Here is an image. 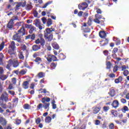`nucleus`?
I'll list each match as a JSON object with an SVG mask.
<instances>
[{"label":"nucleus","mask_w":129,"mask_h":129,"mask_svg":"<svg viewBox=\"0 0 129 129\" xmlns=\"http://www.w3.org/2000/svg\"><path fill=\"white\" fill-rule=\"evenodd\" d=\"M95 125H99L100 124V120H96L95 122Z\"/></svg>","instance_id":"69168bd1"},{"label":"nucleus","mask_w":129,"mask_h":129,"mask_svg":"<svg viewBox=\"0 0 129 129\" xmlns=\"http://www.w3.org/2000/svg\"><path fill=\"white\" fill-rule=\"evenodd\" d=\"M122 71H124L126 69H128V66H125L124 65L121 67Z\"/></svg>","instance_id":"6e6d98bb"},{"label":"nucleus","mask_w":129,"mask_h":129,"mask_svg":"<svg viewBox=\"0 0 129 129\" xmlns=\"http://www.w3.org/2000/svg\"><path fill=\"white\" fill-rule=\"evenodd\" d=\"M123 123H126L127 122V117H125L122 120Z\"/></svg>","instance_id":"338daca9"},{"label":"nucleus","mask_w":129,"mask_h":129,"mask_svg":"<svg viewBox=\"0 0 129 129\" xmlns=\"http://www.w3.org/2000/svg\"><path fill=\"white\" fill-rule=\"evenodd\" d=\"M109 128L110 129H114V124L113 123H111L109 125Z\"/></svg>","instance_id":"864d4df0"},{"label":"nucleus","mask_w":129,"mask_h":129,"mask_svg":"<svg viewBox=\"0 0 129 129\" xmlns=\"http://www.w3.org/2000/svg\"><path fill=\"white\" fill-rule=\"evenodd\" d=\"M106 69H110L111 68V66H112V64L110 61H106Z\"/></svg>","instance_id":"c85d7f7f"},{"label":"nucleus","mask_w":129,"mask_h":129,"mask_svg":"<svg viewBox=\"0 0 129 129\" xmlns=\"http://www.w3.org/2000/svg\"><path fill=\"white\" fill-rule=\"evenodd\" d=\"M13 102L14 105H17V104H18V103L19 102V98L17 97H15L13 99Z\"/></svg>","instance_id":"2f4dec72"},{"label":"nucleus","mask_w":129,"mask_h":129,"mask_svg":"<svg viewBox=\"0 0 129 129\" xmlns=\"http://www.w3.org/2000/svg\"><path fill=\"white\" fill-rule=\"evenodd\" d=\"M12 82L13 84H14V85H15V84L17 83V78H12Z\"/></svg>","instance_id":"3c124183"},{"label":"nucleus","mask_w":129,"mask_h":129,"mask_svg":"<svg viewBox=\"0 0 129 129\" xmlns=\"http://www.w3.org/2000/svg\"><path fill=\"white\" fill-rule=\"evenodd\" d=\"M0 123L3 125L5 126L8 123V121L5 119V118L3 117H0Z\"/></svg>","instance_id":"4468645a"},{"label":"nucleus","mask_w":129,"mask_h":129,"mask_svg":"<svg viewBox=\"0 0 129 129\" xmlns=\"http://www.w3.org/2000/svg\"><path fill=\"white\" fill-rule=\"evenodd\" d=\"M8 93L10 94L11 95H12V96H15V92L14 91H8Z\"/></svg>","instance_id":"4d7b16f0"},{"label":"nucleus","mask_w":129,"mask_h":129,"mask_svg":"<svg viewBox=\"0 0 129 129\" xmlns=\"http://www.w3.org/2000/svg\"><path fill=\"white\" fill-rule=\"evenodd\" d=\"M95 19H98L99 20H100L102 19V16L99 15V14H96L95 15Z\"/></svg>","instance_id":"37998d69"},{"label":"nucleus","mask_w":129,"mask_h":129,"mask_svg":"<svg viewBox=\"0 0 129 129\" xmlns=\"http://www.w3.org/2000/svg\"><path fill=\"white\" fill-rule=\"evenodd\" d=\"M95 10H96V13L99 14H102V11H101V10L100 9H98L97 8H95Z\"/></svg>","instance_id":"49530a36"},{"label":"nucleus","mask_w":129,"mask_h":129,"mask_svg":"<svg viewBox=\"0 0 129 129\" xmlns=\"http://www.w3.org/2000/svg\"><path fill=\"white\" fill-rule=\"evenodd\" d=\"M8 78V76L6 75L0 74V79L1 80L4 81L6 80Z\"/></svg>","instance_id":"c756f323"},{"label":"nucleus","mask_w":129,"mask_h":129,"mask_svg":"<svg viewBox=\"0 0 129 129\" xmlns=\"http://www.w3.org/2000/svg\"><path fill=\"white\" fill-rule=\"evenodd\" d=\"M38 77L39 78H43V77H44V73H43V72H40L38 74Z\"/></svg>","instance_id":"09e8293b"},{"label":"nucleus","mask_w":129,"mask_h":129,"mask_svg":"<svg viewBox=\"0 0 129 129\" xmlns=\"http://www.w3.org/2000/svg\"><path fill=\"white\" fill-rule=\"evenodd\" d=\"M32 27L33 26H32L31 24H25V28L27 29H31Z\"/></svg>","instance_id":"e2e57ef3"},{"label":"nucleus","mask_w":129,"mask_h":129,"mask_svg":"<svg viewBox=\"0 0 129 129\" xmlns=\"http://www.w3.org/2000/svg\"><path fill=\"white\" fill-rule=\"evenodd\" d=\"M46 59L47 60L48 62H49V63H51L52 61H53V62H56V61H58L57 57L52 54H48Z\"/></svg>","instance_id":"423d86ee"},{"label":"nucleus","mask_w":129,"mask_h":129,"mask_svg":"<svg viewBox=\"0 0 129 129\" xmlns=\"http://www.w3.org/2000/svg\"><path fill=\"white\" fill-rule=\"evenodd\" d=\"M117 51H118V48L116 47L114 48L112 50L113 54H116V53H117Z\"/></svg>","instance_id":"603ef678"},{"label":"nucleus","mask_w":129,"mask_h":129,"mask_svg":"<svg viewBox=\"0 0 129 129\" xmlns=\"http://www.w3.org/2000/svg\"><path fill=\"white\" fill-rule=\"evenodd\" d=\"M27 72H28V70H27L26 69L21 70L19 72V75H21V76L25 75V74H26Z\"/></svg>","instance_id":"4be33fe9"},{"label":"nucleus","mask_w":129,"mask_h":129,"mask_svg":"<svg viewBox=\"0 0 129 129\" xmlns=\"http://www.w3.org/2000/svg\"><path fill=\"white\" fill-rule=\"evenodd\" d=\"M123 75L124 76H127V75H128V71H127V70L124 71Z\"/></svg>","instance_id":"774afa93"},{"label":"nucleus","mask_w":129,"mask_h":129,"mask_svg":"<svg viewBox=\"0 0 129 129\" xmlns=\"http://www.w3.org/2000/svg\"><path fill=\"white\" fill-rule=\"evenodd\" d=\"M51 45L53 48L56 50H58L59 48H60V47H59V45L56 42L52 43Z\"/></svg>","instance_id":"393cba45"},{"label":"nucleus","mask_w":129,"mask_h":129,"mask_svg":"<svg viewBox=\"0 0 129 129\" xmlns=\"http://www.w3.org/2000/svg\"><path fill=\"white\" fill-rule=\"evenodd\" d=\"M118 105H119V103L117 100H115L113 101V103H112V106H113L114 108H117V107H118Z\"/></svg>","instance_id":"dca6fc26"},{"label":"nucleus","mask_w":129,"mask_h":129,"mask_svg":"<svg viewBox=\"0 0 129 129\" xmlns=\"http://www.w3.org/2000/svg\"><path fill=\"white\" fill-rule=\"evenodd\" d=\"M23 108L24 109H30V108H31V106L28 104H25L23 105Z\"/></svg>","instance_id":"79ce46f5"},{"label":"nucleus","mask_w":129,"mask_h":129,"mask_svg":"<svg viewBox=\"0 0 129 129\" xmlns=\"http://www.w3.org/2000/svg\"><path fill=\"white\" fill-rule=\"evenodd\" d=\"M51 101V98L49 97H43L41 99V102L42 103H40L37 106V110H40L41 108L43 107L44 109H47V111H49V109H50V102Z\"/></svg>","instance_id":"7ed1b4c3"},{"label":"nucleus","mask_w":129,"mask_h":129,"mask_svg":"<svg viewBox=\"0 0 129 129\" xmlns=\"http://www.w3.org/2000/svg\"><path fill=\"white\" fill-rule=\"evenodd\" d=\"M87 24L89 26H91V25H92V17H89Z\"/></svg>","instance_id":"58836bf2"},{"label":"nucleus","mask_w":129,"mask_h":129,"mask_svg":"<svg viewBox=\"0 0 129 129\" xmlns=\"http://www.w3.org/2000/svg\"><path fill=\"white\" fill-rule=\"evenodd\" d=\"M111 113L114 117H116L117 116V111H115L114 110H112L111 111Z\"/></svg>","instance_id":"4c0bfd02"},{"label":"nucleus","mask_w":129,"mask_h":129,"mask_svg":"<svg viewBox=\"0 0 129 129\" xmlns=\"http://www.w3.org/2000/svg\"><path fill=\"white\" fill-rule=\"evenodd\" d=\"M22 6V3H18L17 5L15 7V12H17V11H19L20 9L19 8L21 7Z\"/></svg>","instance_id":"f704fd0d"},{"label":"nucleus","mask_w":129,"mask_h":129,"mask_svg":"<svg viewBox=\"0 0 129 129\" xmlns=\"http://www.w3.org/2000/svg\"><path fill=\"white\" fill-rule=\"evenodd\" d=\"M12 64H13V67L14 68H17V67H18L19 65H20V63H19V61H18L17 60H12Z\"/></svg>","instance_id":"6ab92c4d"},{"label":"nucleus","mask_w":129,"mask_h":129,"mask_svg":"<svg viewBox=\"0 0 129 129\" xmlns=\"http://www.w3.org/2000/svg\"><path fill=\"white\" fill-rule=\"evenodd\" d=\"M4 58L5 56H4V54L1 53L0 54V65L3 64V60H4Z\"/></svg>","instance_id":"ea45409f"},{"label":"nucleus","mask_w":129,"mask_h":129,"mask_svg":"<svg viewBox=\"0 0 129 129\" xmlns=\"http://www.w3.org/2000/svg\"><path fill=\"white\" fill-rule=\"evenodd\" d=\"M33 16H34V17H35V18L38 17V12H37V11L34 10L33 11Z\"/></svg>","instance_id":"bf43d9fd"},{"label":"nucleus","mask_w":129,"mask_h":129,"mask_svg":"<svg viewBox=\"0 0 129 129\" xmlns=\"http://www.w3.org/2000/svg\"><path fill=\"white\" fill-rule=\"evenodd\" d=\"M8 100L9 95L8 94V93L5 92L2 94L0 97V105H3L4 104V101L7 102Z\"/></svg>","instance_id":"39448f33"},{"label":"nucleus","mask_w":129,"mask_h":129,"mask_svg":"<svg viewBox=\"0 0 129 129\" xmlns=\"http://www.w3.org/2000/svg\"><path fill=\"white\" fill-rule=\"evenodd\" d=\"M5 48V41H3L1 44H0V51H3V49Z\"/></svg>","instance_id":"c03bdc74"},{"label":"nucleus","mask_w":129,"mask_h":129,"mask_svg":"<svg viewBox=\"0 0 129 129\" xmlns=\"http://www.w3.org/2000/svg\"><path fill=\"white\" fill-rule=\"evenodd\" d=\"M122 111L123 112L124 111H127L128 110V107L126 106H124L123 108L121 109Z\"/></svg>","instance_id":"de8ad7c7"},{"label":"nucleus","mask_w":129,"mask_h":129,"mask_svg":"<svg viewBox=\"0 0 129 129\" xmlns=\"http://www.w3.org/2000/svg\"><path fill=\"white\" fill-rule=\"evenodd\" d=\"M33 9V6L31 4H27L26 6L27 11H31Z\"/></svg>","instance_id":"a19ab883"},{"label":"nucleus","mask_w":129,"mask_h":129,"mask_svg":"<svg viewBox=\"0 0 129 129\" xmlns=\"http://www.w3.org/2000/svg\"><path fill=\"white\" fill-rule=\"evenodd\" d=\"M93 108V112L94 114H97L99 111H100V109H101V107H95Z\"/></svg>","instance_id":"f8f14e48"},{"label":"nucleus","mask_w":129,"mask_h":129,"mask_svg":"<svg viewBox=\"0 0 129 129\" xmlns=\"http://www.w3.org/2000/svg\"><path fill=\"white\" fill-rule=\"evenodd\" d=\"M78 8L80 11H85L88 8V4L86 2L80 4L78 5Z\"/></svg>","instance_id":"0eeeda50"},{"label":"nucleus","mask_w":129,"mask_h":129,"mask_svg":"<svg viewBox=\"0 0 129 129\" xmlns=\"http://www.w3.org/2000/svg\"><path fill=\"white\" fill-rule=\"evenodd\" d=\"M41 20L42 21L43 24H46V22H47V19L46 18V17L42 18Z\"/></svg>","instance_id":"680f3d73"},{"label":"nucleus","mask_w":129,"mask_h":129,"mask_svg":"<svg viewBox=\"0 0 129 129\" xmlns=\"http://www.w3.org/2000/svg\"><path fill=\"white\" fill-rule=\"evenodd\" d=\"M52 24H53V22H52V19H48L46 23L47 27H50V26H51V25H52Z\"/></svg>","instance_id":"72a5a7b5"},{"label":"nucleus","mask_w":129,"mask_h":129,"mask_svg":"<svg viewBox=\"0 0 129 129\" xmlns=\"http://www.w3.org/2000/svg\"><path fill=\"white\" fill-rule=\"evenodd\" d=\"M117 70H118V67L117 66H115L113 69V73H115Z\"/></svg>","instance_id":"8fccbe9b"},{"label":"nucleus","mask_w":129,"mask_h":129,"mask_svg":"<svg viewBox=\"0 0 129 129\" xmlns=\"http://www.w3.org/2000/svg\"><path fill=\"white\" fill-rule=\"evenodd\" d=\"M106 34H108V32L106 33L105 31H100L99 33V36L101 39H105L106 37Z\"/></svg>","instance_id":"9d476101"},{"label":"nucleus","mask_w":129,"mask_h":129,"mask_svg":"<svg viewBox=\"0 0 129 129\" xmlns=\"http://www.w3.org/2000/svg\"><path fill=\"white\" fill-rule=\"evenodd\" d=\"M66 58V56L64 55V53H61L58 55V59L59 60H64Z\"/></svg>","instance_id":"a878e982"},{"label":"nucleus","mask_w":129,"mask_h":129,"mask_svg":"<svg viewBox=\"0 0 129 129\" xmlns=\"http://www.w3.org/2000/svg\"><path fill=\"white\" fill-rule=\"evenodd\" d=\"M94 23H96V24H100V21H99V19L95 18L94 19Z\"/></svg>","instance_id":"052dcab7"},{"label":"nucleus","mask_w":129,"mask_h":129,"mask_svg":"<svg viewBox=\"0 0 129 129\" xmlns=\"http://www.w3.org/2000/svg\"><path fill=\"white\" fill-rule=\"evenodd\" d=\"M52 120V118L50 116H47L45 117V121L47 123H50Z\"/></svg>","instance_id":"7c9ffc66"},{"label":"nucleus","mask_w":129,"mask_h":129,"mask_svg":"<svg viewBox=\"0 0 129 129\" xmlns=\"http://www.w3.org/2000/svg\"><path fill=\"white\" fill-rule=\"evenodd\" d=\"M34 31H35V28L34 27H31L29 31V34H33Z\"/></svg>","instance_id":"5fc2aeb1"},{"label":"nucleus","mask_w":129,"mask_h":129,"mask_svg":"<svg viewBox=\"0 0 129 129\" xmlns=\"http://www.w3.org/2000/svg\"><path fill=\"white\" fill-rule=\"evenodd\" d=\"M8 89H9V90H12L14 89V87L13 86V84H10V85L8 87Z\"/></svg>","instance_id":"0e129e2a"},{"label":"nucleus","mask_w":129,"mask_h":129,"mask_svg":"<svg viewBox=\"0 0 129 129\" xmlns=\"http://www.w3.org/2000/svg\"><path fill=\"white\" fill-rule=\"evenodd\" d=\"M109 95L111 96V97H113L114 95H115V90L114 89H110V91L108 93Z\"/></svg>","instance_id":"412c9836"},{"label":"nucleus","mask_w":129,"mask_h":129,"mask_svg":"<svg viewBox=\"0 0 129 129\" xmlns=\"http://www.w3.org/2000/svg\"><path fill=\"white\" fill-rule=\"evenodd\" d=\"M30 83V81H26L23 82V83H22V87L24 89H28V88H29V83Z\"/></svg>","instance_id":"ddd939ff"},{"label":"nucleus","mask_w":129,"mask_h":129,"mask_svg":"<svg viewBox=\"0 0 129 129\" xmlns=\"http://www.w3.org/2000/svg\"><path fill=\"white\" fill-rule=\"evenodd\" d=\"M8 63L6 66V69H8V70H11V67H12V63H13V59H10L9 61H7Z\"/></svg>","instance_id":"2eb2a0df"},{"label":"nucleus","mask_w":129,"mask_h":129,"mask_svg":"<svg viewBox=\"0 0 129 129\" xmlns=\"http://www.w3.org/2000/svg\"><path fill=\"white\" fill-rule=\"evenodd\" d=\"M53 3V1H49L47 3H46L42 7V9H46L49 5H51Z\"/></svg>","instance_id":"473e14b6"},{"label":"nucleus","mask_w":129,"mask_h":129,"mask_svg":"<svg viewBox=\"0 0 129 129\" xmlns=\"http://www.w3.org/2000/svg\"><path fill=\"white\" fill-rule=\"evenodd\" d=\"M34 62L37 63L38 65H39L40 63L42 62V58L39 57H36L35 59L34 60Z\"/></svg>","instance_id":"5701e85b"},{"label":"nucleus","mask_w":129,"mask_h":129,"mask_svg":"<svg viewBox=\"0 0 129 129\" xmlns=\"http://www.w3.org/2000/svg\"><path fill=\"white\" fill-rule=\"evenodd\" d=\"M35 122L36 124H39V123H41V118H37L36 120H35Z\"/></svg>","instance_id":"13d9d810"},{"label":"nucleus","mask_w":129,"mask_h":129,"mask_svg":"<svg viewBox=\"0 0 129 129\" xmlns=\"http://www.w3.org/2000/svg\"><path fill=\"white\" fill-rule=\"evenodd\" d=\"M38 37L39 38H38L35 41V43L36 44H34L32 46L33 51H37L38 50H40L41 49V46L44 47L46 44V41H45V39L43 38V34H39ZM39 44H40V45H39Z\"/></svg>","instance_id":"f03ea898"},{"label":"nucleus","mask_w":129,"mask_h":129,"mask_svg":"<svg viewBox=\"0 0 129 129\" xmlns=\"http://www.w3.org/2000/svg\"><path fill=\"white\" fill-rule=\"evenodd\" d=\"M23 53V51L19 52V53L18 54V57L19 59H21V60H25V56H24Z\"/></svg>","instance_id":"cd10ccee"},{"label":"nucleus","mask_w":129,"mask_h":129,"mask_svg":"<svg viewBox=\"0 0 129 129\" xmlns=\"http://www.w3.org/2000/svg\"><path fill=\"white\" fill-rule=\"evenodd\" d=\"M122 81V77L120 76L117 79H115L114 82L116 84H118V83H120Z\"/></svg>","instance_id":"aec40b11"},{"label":"nucleus","mask_w":129,"mask_h":129,"mask_svg":"<svg viewBox=\"0 0 129 129\" xmlns=\"http://www.w3.org/2000/svg\"><path fill=\"white\" fill-rule=\"evenodd\" d=\"M14 24H15L14 22H13V21L10 20L7 24V28H8V29H9V30H13V28H14Z\"/></svg>","instance_id":"9b49d317"},{"label":"nucleus","mask_w":129,"mask_h":129,"mask_svg":"<svg viewBox=\"0 0 129 129\" xmlns=\"http://www.w3.org/2000/svg\"><path fill=\"white\" fill-rule=\"evenodd\" d=\"M102 42H104L102 45H101V47H102L103 46H105L106 45L108 44V42H109V40L108 38H105L104 40H102Z\"/></svg>","instance_id":"bb28decb"},{"label":"nucleus","mask_w":129,"mask_h":129,"mask_svg":"<svg viewBox=\"0 0 129 129\" xmlns=\"http://www.w3.org/2000/svg\"><path fill=\"white\" fill-rule=\"evenodd\" d=\"M9 47L15 49H17V46H16V42L14 41H10V44L9 45Z\"/></svg>","instance_id":"a211bd4d"},{"label":"nucleus","mask_w":129,"mask_h":129,"mask_svg":"<svg viewBox=\"0 0 129 129\" xmlns=\"http://www.w3.org/2000/svg\"><path fill=\"white\" fill-rule=\"evenodd\" d=\"M35 25L36 27L38 28L39 30H42L43 26H42V24H41V22H40V19H36Z\"/></svg>","instance_id":"6e6552de"},{"label":"nucleus","mask_w":129,"mask_h":129,"mask_svg":"<svg viewBox=\"0 0 129 129\" xmlns=\"http://www.w3.org/2000/svg\"><path fill=\"white\" fill-rule=\"evenodd\" d=\"M55 31V28H53V27L51 28H47L45 29V31H44V36L45 39H47L49 42H51L53 40V34L52 32Z\"/></svg>","instance_id":"20e7f679"},{"label":"nucleus","mask_w":129,"mask_h":129,"mask_svg":"<svg viewBox=\"0 0 129 129\" xmlns=\"http://www.w3.org/2000/svg\"><path fill=\"white\" fill-rule=\"evenodd\" d=\"M57 62H51L50 64V68L52 70H54L57 67Z\"/></svg>","instance_id":"b1692460"},{"label":"nucleus","mask_w":129,"mask_h":129,"mask_svg":"<svg viewBox=\"0 0 129 129\" xmlns=\"http://www.w3.org/2000/svg\"><path fill=\"white\" fill-rule=\"evenodd\" d=\"M103 111L105 112H107V111H108V110H109V107H108V106H104L103 107Z\"/></svg>","instance_id":"a18cd8bd"},{"label":"nucleus","mask_w":129,"mask_h":129,"mask_svg":"<svg viewBox=\"0 0 129 129\" xmlns=\"http://www.w3.org/2000/svg\"><path fill=\"white\" fill-rule=\"evenodd\" d=\"M15 51H16V49L8 47V52L9 55H15Z\"/></svg>","instance_id":"f3484780"},{"label":"nucleus","mask_w":129,"mask_h":129,"mask_svg":"<svg viewBox=\"0 0 129 129\" xmlns=\"http://www.w3.org/2000/svg\"><path fill=\"white\" fill-rule=\"evenodd\" d=\"M10 21H11V22H14V21H20V20H19V17H18V16H13L12 18L10 19Z\"/></svg>","instance_id":"c9c22d12"},{"label":"nucleus","mask_w":129,"mask_h":129,"mask_svg":"<svg viewBox=\"0 0 129 129\" xmlns=\"http://www.w3.org/2000/svg\"><path fill=\"white\" fill-rule=\"evenodd\" d=\"M26 35V29L24 26H22L19 30L17 31V33L14 34L12 37L13 41H16L18 43H23L24 40L22 39V36Z\"/></svg>","instance_id":"f257e3e1"},{"label":"nucleus","mask_w":129,"mask_h":129,"mask_svg":"<svg viewBox=\"0 0 129 129\" xmlns=\"http://www.w3.org/2000/svg\"><path fill=\"white\" fill-rule=\"evenodd\" d=\"M35 38H36V34L33 33L32 34H29L26 36H25V40H31L32 41H34L35 40Z\"/></svg>","instance_id":"1a4fd4ad"},{"label":"nucleus","mask_w":129,"mask_h":129,"mask_svg":"<svg viewBox=\"0 0 129 129\" xmlns=\"http://www.w3.org/2000/svg\"><path fill=\"white\" fill-rule=\"evenodd\" d=\"M21 48L22 51H27V46L26 45V44L22 43L21 44Z\"/></svg>","instance_id":"e433bc0d"}]
</instances>
